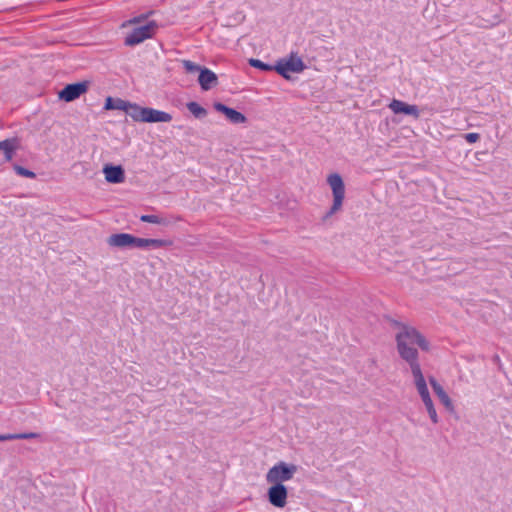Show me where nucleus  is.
I'll list each match as a JSON object with an SVG mask.
<instances>
[{
  "label": "nucleus",
  "mask_w": 512,
  "mask_h": 512,
  "mask_svg": "<svg viewBox=\"0 0 512 512\" xmlns=\"http://www.w3.org/2000/svg\"><path fill=\"white\" fill-rule=\"evenodd\" d=\"M397 350L400 356L409 363L410 368L420 365L418 362L417 345L423 351H429L430 345L427 339L415 328H403L396 335Z\"/></svg>",
  "instance_id": "obj_1"
},
{
  "label": "nucleus",
  "mask_w": 512,
  "mask_h": 512,
  "mask_svg": "<svg viewBox=\"0 0 512 512\" xmlns=\"http://www.w3.org/2000/svg\"><path fill=\"white\" fill-rule=\"evenodd\" d=\"M122 29H126L124 44L126 46H135L143 41L152 38L158 28L155 21H148L147 15H139L121 24Z\"/></svg>",
  "instance_id": "obj_2"
},
{
  "label": "nucleus",
  "mask_w": 512,
  "mask_h": 512,
  "mask_svg": "<svg viewBox=\"0 0 512 512\" xmlns=\"http://www.w3.org/2000/svg\"><path fill=\"white\" fill-rule=\"evenodd\" d=\"M411 373L413 376L414 385L417 390V393L428 413L431 422L433 424H438L439 417L420 365H414V367L411 368Z\"/></svg>",
  "instance_id": "obj_3"
},
{
  "label": "nucleus",
  "mask_w": 512,
  "mask_h": 512,
  "mask_svg": "<svg viewBox=\"0 0 512 512\" xmlns=\"http://www.w3.org/2000/svg\"><path fill=\"white\" fill-rule=\"evenodd\" d=\"M296 472V465L281 461L268 470L265 479L269 485H284V482L290 481Z\"/></svg>",
  "instance_id": "obj_4"
},
{
  "label": "nucleus",
  "mask_w": 512,
  "mask_h": 512,
  "mask_svg": "<svg viewBox=\"0 0 512 512\" xmlns=\"http://www.w3.org/2000/svg\"><path fill=\"white\" fill-rule=\"evenodd\" d=\"M327 183L332 191L333 203L329 214H335L342 209L345 198V185L340 174L331 173L327 176Z\"/></svg>",
  "instance_id": "obj_5"
},
{
  "label": "nucleus",
  "mask_w": 512,
  "mask_h": 512,
  "mask_svg": "<svg viewBox=\"0 0 512 512\" xmlns=\"http://www.w3.org/2000/svg\"><path fill=\"white\" fill-rule=\"evenodd\" d=\"M305 69L302 59L295 53L277 62L274 70L285 79H290L291 73H301Z\"/></svg>",
  "instance_id": "obj_6"
},
{
  "label": "nucleus",
  "mask_w": 512,
  "mask_h": 512,
  "mask_svg": "<svg viewBox=\"0 0 512 512\" xmlns=\"http://www.w3.org/2000/svg\"><path fill=\"white\" fill-rule=\"evenodd\" d=\"M90 87L89 81H82L66 85L58 92V98L65 102H72L85 94Z\"/></svg>",
  "instance_id": "obj_7"
},
{
  "label": "nucleus",
  "mask_w": 512,
  "mask_h": 512,
  "mask_svg": "<svg viewBox=\"0 0 512 512\" xmlns=\"http://www.w3.org/2000/svg\"><path fill=\"white\" fill-rule=\"evenodd\" d=\"M267 498L272 506L284 508L288 501V488L285 485H270Z\"/></svg>",
  "instance_id": "obj_8"
},
{
  "label": "nucleus",
  "mask_w": 512,
  "mask_h": 512,
  "mask_svg": "<svg viewBox=\"0 0 512 512\" xmlns=\"http://www.w3.org/2000/svg\"><path fill=\"white\" fill-rule=\"evenodd\" d=\"M102 172L108 183L120 184L125 181V170L121 165L105 164Z\"/></svg>",
  "instance_id": "obj_9"
},
{
  "label": "nucleus",
  "mask_w": 512,
  "mask_h": 512,
  "mask_svg": "<svg viewBox=\"0 0 512 512\" xmlns=\"http://www.w3.org/2000/svg\"><path fill=\"white\" fill-rule=\"evenodd\" d=\"M388 107L394 114L409 115L416 119L420 116L419 109L416 105L408 104L398 99H393Z\"/></svg>",
  "instance_id": "obj_10"
},
{
  "label": "nucleus",
  "mask_w": 512,
  "mask_h": 512,
  "mask_svg": "<svg viewBox=\"0 0 512 512\" xmlns=\"http://www.w3.org/2000/svg\"><path fill=\"white\" fill-rule=\"evenodd\" d=\"M429 383L434 393L438 397L440 403L445 407L447 411L453 412L455 409L453 401L448 395V393L445 391L443 386L434 377L429 378Z\"/></svg>",
  "instance_id": "obj_11"
},
{
  "label": "nucleus",
  "mask_w": 512,
  "mask_h": 512,
  "mask_svg": "<svg viewBox=\"0 0 512 512\" xmlns=\"http://www.w3.org/2000/svg\"><path fill=\"white\" fill-rule=\"evenodd\" d=\"M172 241L164 240V239H149V238H139L133 236V247L136 248H161L171 246Z\"/></svg>",
  "instance_id": "obj_12"
},
{
  "label": "nucleus",
  "mask_w": 512,
  "mask_h": 512,
  "mask_svg": "<svg viewBox=\"0 0 512 512\" xmlns=\"http://www.w3.org/2000/svg\"><path fill=\"white\" fill-rule=\"evenodd\" d=\"M173 120L172 114L153 109L150 107L146 108V115L144 123H169Z\"/></svg>",
  "instance_id": "obj_13"
},
{
  "label": "nucleus",
  "mask_w": 512,
  "mask_h": 512,
  "mask_svg": "<svg viewBox=\"0 0 512 512\" xmlns=\"http://www.w3.org/2000/svg\"><path fill=\"white\" fill-rule=\"evenodd\" d=\"M213 106H214L215 110L223 113L226 116V118L234 124L245 123L247 121L245 115H243L241 112H238L235 109L229 108L222 103L216 102V103H214Z\"/></svg>",
  "instance_id": "obj_14"
},
{
  "label": "nucleus",
  "mask_w": 512,
  "mask_h": 512,
  "mask_svg": "<svg viewBox=\"0 0 512 512\" xmlns=\"http://www.w3.org/2000/svg\"><path fill=\"white\" fill-rule=\"evenodd\" d=\"M198 82L204 91H208L217 86L218 77L212 70L204 67L203 70H200Z\"/></svg>",
  "instance_id": "obj_15"
},
{
  "label": "nucleus",
  "mask_w": 512,
  "mask_h": 512,
  "mask_svg": "<svg viewBox=\"0 0 512 512\" xmlns=\"http://www.w3.org/2000/svg\"><path fill=\"white\" fill-rule=\"evenodd\" d=\"M107 243L111 247L126 248L133 247V235L128 233H116L107 238Z\"/></svg>",
  "instance_id": "obj_16"
},
{
  "label": "nucleus",
  "mask_w": 512,
  "mask_h": 512,
  "mask_svg": "<svg viewBox=\"0 0 512 512\" xmlns=\"http://www.w3.org/2000/svg\"><path fill=\"white\" fill-rule=\"evenodd\" d=\"M19 143L17 139H6L0 142V152L3 154L4 161H10L14 152L18 149Z\"/></svg>",
  "instance_id": "obj_17"
},
{
  "label": "nucleus",
  "mask_w": 512,
  "mask_h": 512,
  "mask_svg": "<svg viewBox=\"0 0 512 512\" xmlns=\"http://www.w3.org/2000/svg\"><path fill=\"white\" fill-rule=\"evenodd\" d=\"M146 108L147 107H141L136 103L128 102L125 113H127L134 121L144 123Z\"/></svg>",
  "instance_id": "obj_18"
},
{
  "label": "nucleus",
  "mask_w": 512,
  "mask_h": 512,
  "mask_svg": "<svg viewBox=\"0 0 512 512\" xmlns=\"http://www.w3.org/2000/svg\"><path fill=\"white\" fill-rule=\"evenodd\" d=\"M128 101L120 98L107 97L105 100V110H121L125 112Z\"/></svg>",
  "instance_id": "obj_19"
},
{
  "label": "nucleus",
  "mask_w": 512,
  "mask_h": 512,
  "mask_svg": "<svg viewBox=\"0 0 512 512\" xmlns=\"http://www.w3.org/2000/svg\"><path fill=\"white\" fill-rule=\"evenodd\" d=\"M187 109L190 111V113L198 119H202L207 116L208 112L207 110L199 105L197 102H189L187 103Z\"/></svg>",
  "instance_id": "obj_20"
},
{
  "label": "nucleus",
  "mask_w": 512,
  "mask_h": 512,
  "mask_svg": "<svg viewBox=\"0 0 512 512\" xmlns=\"http://www.w3.org/2000/svg\"><path fill=\"white\" fill-rule=\"evenodd\" d=\"M38 437L37 433H20V434H0V442L16 440V439H33Z\"/></svg>",
  "instance_id": "obj_21"
},
{
  "label": "nucleus",
  "mask_w": 512,
  "mask_h": 512,
  "mask_svg": "<svg viewBox=\"0 0 512 512\" xmlns=\"http://www.w3.org/2000/svg\"><path fill=\"white\" fill-rule=\"evenodd\" d=\"M140 220L142 222H147V223H152V224H162V225L168 224V222L164 218H161L158 215H154V214L142 215L140 217Z\"/></svg>",
  "instance_id": "obj_22"
},
{
  "label": "nucleus",
  "mask_w": 512,
  "mask_h": 512,
  "mask_svg": "<svg viewBox=\"0 0 512 512\" xmlns=\"http://www.w3.org/2000/svg\"><path fill=\"white\" fill-rule=\"evenodd\" d=\"M182 64L188 73H194V72L200 73V70H203V68H204V67H201V66L195 64L194 62H192L190 60H182Z\"/></svg>",
  "instance_id": "obj_23"
},
{
  "label": "nucleus",
  "mask_w": 512,
  "mask_h": 512,
  "mask_svg": "<svg viewBox=\"0 0 512 512\" xmlns=\"http://www.w3.org/2000/svg\"><path fill=\"white\" fill-rule=\"evenodd\" d=\"M249 64L252 67L259 68V69L264 70V71H270V70L274 69L272 66H270L268 64H265V63H263L262 61H260L258 59H250L249 60Z\"/></svg>",
  "instance_id": "obj_24"
},
{
  "label": "nucleus",
  "mask_w": 512,
  "mask_h": 512,
  "mask_svg": "<svg viewBox=\"0 0 512 512\" xmlns=\"http://www.w3.org/2000/svg\"><path fill=\"white\" fill-rule=\"evenodd\" d=\"M15 171L17 172L18 175L27 177V178H35V176H36L34 172H32L28 169H25L21 166H15Z\"/></svg>",
  "instance_id": "obj_25"
},
{
  "label": "nucleus",
  "mask_w": 512,
  "mask_h": 512,
  "mask_svg": "<svg viewBox=\"0 0 512 512\" xmlns=\"http://www.w3.org/2000/svg\"><path fill=\"white\" fill-rule=\"evenodd\" d=\"M465 139L469 143H475L479 139V134H477V133H468V134L465 135Z\"/></svg>",
  "instance_id": "obj_26"
}]
</instances>
